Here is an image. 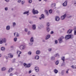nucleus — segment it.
<instances>
[{
	"label": "nucleus",
	"mask_w": 76,
	"mask_h": 76,
	"mask_svg": "<svg viewBox=\"0 0 76 76\" xmlns=\"http://www.w3.org/2000/svg\"><path fill=\"white\" fill-rule=\"evenodd\" d=\"M7 39L5 38H1L0 39V44H2L3 43H6Z\"/></svg>",
	"instance_id": "obj_1"
},
{
	"label": "nucleus",
	"mask_w": 76,
	"mask_h": 76,
	"mask_svg": "<svg viewBox=\"0 0 76 76\" xmlns=\"http://www.w3.org/2000/svg\"><path fill=\"white\" fill-rule=\"evenodd\" d=\"M26 48V46L25 45H20L19 47V48L21 50H23Z\"/></svg>",
	"instance_id": "obj_2"
},
{
	"label": "nucleus",
	"mask_w": 76,
	"mask_h": 76,
	"mask_svg": "<svg viewBox=\"0 0 76 76\" xmlns=\"http://www.w3.org/2000/svg\"><path fill=\"white\" fill-rule=\"evenodd\" d=\"M32 13L33 15H35V14H38V11L37 10H35L34 9L32 10Z\"/></svg>",
	"instance_id": "obj_3"
},
{
	"label": "nucleus",
	"mask_w": 76,
	"mask_h": 76,
	"mask_svg": "<svg viewBox=\"0 0 76 76\" xmlns=\"http://www.w3.org/2000/svg\"><path fill=\"white\" fill-rule=\"evenodd\" d=\"M65 38V39H70V34H68L66 36Z\"/></svg>",
	"instance_id": "obj_4"
},
{
	"label": "nucleus",
	"mask_w": 76,
	"mask_h": 76,
	"mask_svg": "<svg viewBox=\"0 0 76 76\" xmlns=\"http://www.w3.org/2000/svg\"><path fill=\"white\" fill-rule=\"evenodd\" d=\"M32 29L33 30H36V25L35 24H33L32 25Z\"/></svg>",
	"instance_id": "obj_5"
},
{
	"label": "nucleus",
	"mask_w": 76,
	"mask_h": 76,
	"mask_svg": "<svg viewBox=\"0 0 76 76\" xmlns=\"http://www.w3.org/2000/svg\"><path fill=\"white\" fill-rule=\"evenodd\" d=\"M66 17V14H64L61 17V19H64Z\"/></svg>",
	"instance_id": "obj_6"
},
{
	"label": "nucleus",
	"mask_w": 76,
	"mask_h": 76,
	"mask_svg": "<svg viewBox=\"0 0 76 76\" xmlns=\"http://www.w3.org/2000/svg\"><path fill=\"white\" fill-rule=\"evenodd\" d=\"M15 37H19V34L17 32H15L14 34Z\"/></svg>",
	"instance_id": "obj_7"
},
{
	"label": "nucleus",
	"mask_w": 76,
	"mask_h": 76,
	"mask_svg": "<svg viewBox=\"0 0 76 76\" xmlns=\"http://www.w3.org/2000/svg\"><path fill=\"white\" fill-rule=\"evenodd\" d=\"M73 31V30L72 29H69V30H68L67 31V34H71L72 32V31Z\"/></svg>",
	"instance_id": "obj_8"
},
{
	"label": "nucleus",
	"mask_w": 76,
	"mask_h": 76,
	"mask_svg": "<svg viewBox=\"0 0 76 76\" xmlns=\"http://www.w3.org/2000/svg\"><path fill=\"white\" fill-rule=\"evenodd\" d=\"M35 70L36 72H39V68L38 66H36L35 67Z\"/></svg>",
	"instance_id": "obj_9"
},
{
	"label": "nucleus",
	"mask_w": 76,
	"mask_h": 76,
	"mask_svg": "<svg viewBox=\"0 0 76 76\" xmlns=\"http://www.w3.org/2000/svg\"><path fill=\"white\" fill-rule=\"evenodd\" d=\"M50 35L48 34L46 36V38H45V39L46 40H47L48 39H49V38H50Z\"/></svg>",
	"instance_id": "obj_10"
},
{
	"label": "nucleus",
	"mask_w": 76,
	"mask_h": 76,
	"mask_svg": "<svg viewBox=\"0 0 76 76\" xmlns=\"http://www.w3.org/2000/svg\"><path fill=\"white\" fill-rule=\"evenodd\" d=\"M59 42V44H61L63 42V39H62L61 38H59L58 39Z\"/></svg>",
	"instance_id": "obj_11"
},
{
	"label": "nucleus",
	"mask_w": 76,
	"mask_h": 76,
	"mask_svg": "<svg viewBox=\"0 0 76 76\" xmlns=\"http://www.w3.org/2000/svg\"><path fill=\"white\" fill-rule=\"evenodd\" d=\"M67 4V1H65L62 4L63 6H66Z\"/></svg>",
	"instance_id": "obj_12"
},
{
	"label": "nucleus",
	"mask_w": 76,
	"mask_h": 76,
	"mask_svg": "<svg viewBox=\"0 0 76 76\" xmlns=\"http://www.w3.org/2000/svg\"><path fill=\"white\" fill-rule=\"evenodd\" d=\"M8 57L9 58H13V56L12 54L10 53L8 54Z\"/></svg>",
	"instance_id": "obj_13"
},
{
	"label": "nucleus",
	"mask_w": 76,
	"mask_h": 76,
	"mask_svg": "<svg viewBox=\"0 0 76 76\" xmlns=\"http://www.w3.org/2000/svg\"><path fill=\"white\" fill-rule=\"evenodd\" d=\"M14 70V69L13 68H10L8 70V72H9V73H10L12 72V71H13V70Z\"/></svg>",
	"instance_id": "obj_14"
},
{
	"label": "nucleus",
	"mask_w": 76,
	"mask_h": 76,
	"mask_svg": "<svg viewBox=\"0 0 76 76\" xmlns=\"http://www.w3.org/2000/svg\"><path fill=\"white\" fill-rule=\"evenodd\" d=\"M36 54H37V55H39V54H41V51H40V50H37L36 51Z\"/></svg>",
	"instance_id": "obj_15"
},
{
	"label": "nucleus",
	"mask_w": 76,
	"mask_h": 76,
	"mask_svg": "<svg viewBox=\"0 0 76 76\" xmlns=\"http://www.w3.org/2000/svg\"><path fill=\"white\" fill-rule=\"evenodd\" d=\"M10 26H6V29L7 30H10Z\"/></svg>",
	"instance_id": "obj_16"
},
{
	"label": "nucleus",
	"mask_w": 76,
	"mask_h": 76,
	"mask_svg": "<svg viewBox=\"0 0 76 76\" xmlns=\"http://www.w3.org/2000/svg\"><path fill=\"white\" fill-rule=\"evenodd\" d=\"M6 49L5 48V47H2L1 48V51H4Z\"/></svg>",
	"instance_id": "obj_17"
},
{
	"label": "nucleus",
	"mask_w": 76,
	"mask_h": 76,
	"mask_svg": "<svg viewBox=\"0 0 76 76\" xmlns=\"http://www.w3.org/2000/svg\"><path fill=\"white\" fill-rule=\"evenodd\" d=\"M30 42H34V38H33V37H31L30 39Z\"/></svg>",
	"instance_id": "obj_18"
},
{
	"label": "nucleus",
	"mask_w": 76,
	"mask_h": 76,
	"mask_svg": "<svg viewBox=\"0 0 76 76\" xmlns=\"http://www.w3.org/2000/svg\"><path fill=\"white\" fill-rule=\"evenodd\" d=\"M50 60L52 61H54L55 60V57L54 56H52L51 57Z\"/></svg>",
	"instance_id": "obj_19"
},
{
	"label": "nucleus",
	"mask_w": 76,
	"mask_h": 76,
	"mask_svg": "<svg viewBox=\"0 0 76 76\" xmlns=\"http://www.w3.org/2000/svg\"><path fill=\"white\" fill-rule=\"evenodd\" d=\"M46 30L48 32H50V28L48 27H46Z\"/></svg>",
	"instance_id": "obj_20"
},
{
	"label": "nucleus",
	"mask_w": 76,
	"mask_h": 76,
	"mask_svg": "<svg viewBox=\"0 0 76 76\" xmlns=\"http://www.w3.org/2000/svg\"><path fill=\"white\" fill-rule=\"evenodd\" d=\"M41 18H39V19H41V18H42V19H44V15L43 14H42L41 15Z\"/></svg>",
	"instance_id": "obj_21"
},
{
	"label": "nucleus",
	"mask_w": 76,
	"mask_h": 76,
	"mask_svg": "<svg viewBox=\"0 0 76 76\" xmlns=\"http://www.w3.org/2000/svg\"><path fill=\"white\" fill-rule=\"evenodd\" d=\"M6 70V68L5 67H2L1 68V71H5Z\"/></svg>",
	"instance_id": "obj_22"
},
{
	"label": "nucleus",
	"mask_w": 76,
	"mask_h": 76,
	"mask_svg": "<svg viewBox=\"0 0 76 76\" xmlns=\"http://www.w3.org/2000/svg\"><path fill=\"white\" fill-rule=\"evenodd\" d=\"M44 27V26L43 25H41L40 26H39L38 27V29H41V28H42Z\"/></svg>",
	"instance_id": "obj_23"
},
{
	"label": "nucleus",
	"mask_w": 76,
	"mask_h": 76,
	"mask_svg": "<svg viewBox=\"0 0 76 76\" xmlns=\"http://www.w3.org/2000/svg\"><path fill=\"white\" fill-rule=\"evenodd\" d=\"M29 11H27L23 12V15H25V14H28V13H29Z\"/></svg>",
	"instance_id": "obj_24"
},
{
	"label": "nucleus",
	"mask_w": 76,
	"mask_h": 76,
	"mask_svg": "<svg viewBox=\"0 0 76 76\" xmlns=\"http://www.w3.org/2000/svg\"><path fill=\"white\" fill-rule=\"evenodd\" d=\"M60 19L59 16H57L55 17V19Z\"/></svg>",
	"instance_id": "obj_25"
},
{
	"label": "nucleus",
	"mask_w": 76,
	"mask_h": 76,
	"mask_svg": "<svg viewBox=\"0 0 76 76\" xmlns=\"http://www.w3.org/2000/svg\"><path fill=\"white\" fill-rule=\"evenodd\" d=\"M54 72L55 73H56V74L58 72V70L57 69H55L54 70Z\"/></svg>",
	"instance_id": "obj_26"
},
{
	"label": "nucleus",
	"mask_w": 76,
	"mask_h": 76,
	"mask_svg": "<svg viewBox=\"0 0 76 76\" xmlns=\"http://www.w3.org/2000/svg\"><path fill=\"white\" fill-rule=\"evenodd\" d=\"M39 57L38 56H36L35 57V58L36 60H38L39 59Z\"/></svg>",
	"instance_id": "obj_27"
},
{
	"label": "nucleus",
	"mask_w": 76,
	"mask_h": 76,
	"mask_svg": "<svg viewBox=\"0 0 76 76\" xmlns=\"http://www.w3.org/2000/svg\"><path fill=\"white\" fill-rule=\"evenodd\" d=\"M31 67V64H29L27 65H26V67Z\"/></svg>",
	"instance_id": "obj_28"
},
{
	"label": "nucleus",
	"mask_w": 76,
	"mask_h": 76,
	"mask_svg": "<svg viewBox=\"0 0 76 76\" xmlns=\"http://www.w3.org/2000/svg\"><path fill=\"white\" fill-rule=\"evenodd\" d=\"M65 57L64 56H63L61 58V59L62 60H63V62H64V60L65 59Z\"/></svg>",
	"instance_id": "obj_29"
},
{
	"label": "nucleus",
	"mask_w": 76,
	"mask_h": 76,
	"mask_svg": "<svg viewBox=\"0 0 76 76\" xmlns=\"http://www.w3.org/2000/svg\"><path fill=\"white\" fill-rule=\"evenodd\" d=\"M50 23L47 22L46 23V26H47V27H49V26H50Z\"/></svg>",
	"instance_id": "obj_30"
},
{
	"label": "nucleus",
	"mask_w": 76,
	"mask_h": 76,
	"mask_svg": "<svg viewBox=\"0 0 76 76\" xmlns=\"http://www.w3.org/2000/svg\"><path fill=\"white\" fill-rule=\"evenodd\" d=\"M64 70H62L61 72V75H64Z\"/></svg>",
	"instance_id": "obj_31"
},
{
	"label": "nucleus",
	"mask_w": 76,
	"mask_h": 76,
	"mask_svg": "<svg viewBox=\"0 0 76 76\" xmlns=\"http://www.w3.org/2000/svg\"><path fill=\"white\" fill-rule=\"evenodd\" d=\"M55 57H58L59 56V54H58V53H57L56 54L54 55Z\"/></svg>",
	"instance_id": "obj_32"
},
{
	"label": "nucleus",
	"mask_w": 76,
	"mask_h": 76,
	"mask_svg": "<svg viewBox=\"0 0 76 76\" xmlns=\"http://www.w3.org/2000/svg\"><path fill=\"white\" fill-rule=\"evenodd\" d=\"M28 54L29 56H31L32 54V52L31 51H29L28 52Z\"/></svg>",
	"instance_id": "obj_33"
},
{
	"label": "nucleus",
	"mask_w": 76,
	"mask_h": 76,
	"mask_svg": "<svg viewBox=\"0 0 76 76\" xmlns=\"http://www.w3.org/2000/svg\"><path fill=\"white\" fill-rule=\"evenodd\" d=\"M59 63V61H56V62L55 63V64L56 65H58Z\"/></svg>",
	"instance_id": "obj_34"
},
{
	"label": "nucleus",
	"mask_w": 76,
	"mask_h": 76,
	"mask_svg": "<svg viewBox=\"0 0 76 76\" xmlns=\"http://www.w3.org/2000/svg\"><path fill=\"white\" fill-rule=\"evenodd\" d=\"M45 12L46 13L47 15H49L48 14V11L47 10H45Z\"/></svg>",
	"instance_id": "obj_35"
},
{
	"label": "nucleus",
	"mask_w": 76,
	"mask_h": 76,
	"mask_svg": "<svg viewBox=\"0 0 76 76\" xmlns=\"http://www.w3.org/2000/svg\"><path fill=\"white\" fill-rule=\"evenodd\" d=\"M33 42H30L29 43V44L30 45H33Z\"/></svg>",
	"instance_id": "obj_36"
},
{
	"label": "nucleus",
	"mask_w": 76,
	"mask_h": 76,
	"mask_svg": "<svg viewBox=\"0 0 76 76\" xmlns=\"http://www.w3.org/2000/svg\"><path fill=\"white\" fill-rule=\"evenodd\" d=\"M16 26V23L15 22L13 23V27H15Z\"/></svg>",
	"instance_id": "obj_37"
},
{
	"label": "nucleus",
	"mask_w": 76,
	"mask_h": 76,
	"mask_svg": "<svg viewBox=\"0 0 76 76\" xmlns=\"http://www.w3.org/2000/svg\"><path fill=\"white\" fill-rule=\"evenodd\" d=\"M69 37H70V38H73L74 36H73V35L69 34Z\"/></svg>",
	"instance_id": "obj_38"
},
{
	"label": "nucleus",
	"mask_w": 76,
	"mask_h": 76,
	"mask_svg": "<svg viewBox=\"0 0 76 76\" xmlns=\"http://www.w3.org/2000/svg\"><path fill=\"white\" fill-rule=\"evenodd\" d=\"M17 54H20L21 53H22V52L21 51H18L17 52Z\"/></svg>",
	"instance_id": "obj_39"
},
{
	"label": "nucleus",
	"mask_w": 76,
	"mask_h": 76,
	"mask_svg": "<svg viewBox=\"0 0 76 76\" xmlns=\"http://www.w3.org/2000/svg\"><path fill=\"white\" fill-rule=\"evenodd\" d=\"M24 3H25V1H21V4H23Z\"/></svg>",
	"instance_id": "obj_40"
},
{
	"label": "nucleus",
	"mask_w": 76,
	"mask_h": 76,
	"mask_svg": "<svg viewBox=\"0 0 76 76\" xmlns=\"http://www.w3.org/2000/svg\"><path fill=\"white\" fill-rule=\"evenodd\" d=\"M17 39H18L17 38L15 37L14 38V40L15 42H16L17 41Z\"/></svg>",
	"instance_id": "obj_41"
},
{
	"label": "nucleus",
	"mask_w": 76,
	"mask_h": 76,
	"mask_svg": "<svg viewBox=\"0 0 76 76\" xmlns=\"http://www.w3.org/2000/svg\"><path fill=\"white\" fill-rule=\"evenodd\" d=\"M52 11H53L52 10V9H50L49 11V12L50 13H52Z\"/></svg>",
	"instance_id": "obj_42"
},
{
	"label": "nucleus",
	"mask_w": 76,
	"mask_h": 76,
	"mask_svg": "<svg viewBox=\"0 0 76 76\" xmlns=\"http://www.w3.org/2000/svg\"><path fill=\"white\" fill-rule=\"evenodd\" d=\"M31 34V31H28V32L27 33V34L28 35H29Z\"/></svg>",
	"instance_id": "obj_43"
},
{
	"label": "nucleus",
	"mask_w": 76,
	"mask_h": 76,
	"mask_svg": "<svg viewBox=\"0 0 76 76\" xmlns=\"http://www.w3.org/2000/svg\"><path fill=\"white\" fill-rule=\"evenodd\" d=\"M32 0H28V3H32Z\"/></svg>",
	"instance_id": "obj_44"
},
{
	"label": "nucleus",
	"mask_w": 76,
	"mask_h": 76,
	"mask_svg": "<svg viewBox=\"0 0 76 76\" xmlns=\"http://www.w3.org/2000/svg\"><path fill=\"white\" fill-rule=\"evenodd\" d=\"M48 50L49 51L51 52V50H52V49L51 48H49L48 49Z\"/></svg>",
	"instance_id": "obj_45"
},
{
	"label": "nucleus",
	"mask_w": 76,
	"mask_h": 76,
	"mask_svg": "<svg viewBox=\"0 0 76 76\" xmlns=\"http://www.w3.org/2000/svg\"><path fill=\"white\" fill-rule=\"evenodd\" d=\"M51 6H52L53 7L56 6V4L55 3L52 4H51Z\"/></svg>",
	"instance_id": "obj_46"
},
{
	"label": "nucleus",
	"mask_w": 76,
	"mask_h": 76,
	"mask_svg": "<svg viewBox=\"0 0 76 76\" xmlns=\"http://www.w3.org/2000/svg\"><path fill=\"white\" fill-rule=\"evenodd\" d=\"M5 10L6 11H7V10H8V8L7 7H5Z\"/></svg>",
	"instance_id": "obj_47"
},
{
	"label": "nucleus",
	"mask_w": 76,
	"mask_h": 76,
	"mask_svg": "<svg viewBox=\"0 0 76 76\" xmlns=\"http://www.w3.org/2000/svg\"><path fill=\"white\" fill-rule=\"evenodd\" d=\"M17 0V1L18 3H20V2H21V0Z\"/></svg>",
	"instance_id": "obj_48"
},
{
	"label": "nucleus",
	"mask_w": 76,
	"mask_h": 76,
	"mask_svg": "<svg viewBox=\"0 0 76 76\" xmlns=\"http://www.w3.org/2000/svg\"><path fill=\"white\" fill-rule=\"evenodd\" d=\"M71 67L72 68V69H75V66L74 65H72L71 66Z\"/></svg>",
	"instance_id": "obj_49"
},
{
	"label": "nucleus",
	"mask_w": 76,
	"mask_h": 76,
	"mask_svg": "<svg viewBox=\"0 0 76 76\" xmlns=\"http://www.w3.org/2000/svg\"><path fill=\"white\" fill-rule=\"evenodd\" d=\"M28 28H25V31L26 32H28Z\"/></svg>",
	"instance_id": "obj_50"
},
{
	"label": "nucleus",
	"mask_w": 76,
	"mask_h": 76,
	"mask_svg": "<svg viewBox=\"0 0 76 76\" xmlns=\"http://www.w3.org/2000/svg\"><path fill=\"white\" fill-rule=\"evenodd\" d=\"M55 43L56 44H57V43H58V41L57 40H55Z\"/></svg>",
	"instance_id": "obj_51"
},
{
	"label": "nucleus",
	"mask_w": 76,
	"mask_h": 76,
	"mask_svg": "<svg viewBox=\"0 0 76 76\" xmlns=\"http://www.w3.org/2000/svg\"><path fill=\"white\" fill-rule=\"evenodd\" d=\"M29 23L31 24H32V23H33V21H30L29 22Z\"/></svg>",
	"instance_id": "obj_52"
},
{
	"label": "nucleus",
	"mask_w": 76,
	"mask_h": 76,
	"mask_svg": "<svg viewBox=\"0 0 76 76\" xmlns=\"http://www.w3.org/2000/svg\"><path fill=\"white\" fill-rule=\"evenodd\" d=\"M74 34L75 35H76V30H74Z\"/></svg>",
	"instance_id": "obj_53"
},
{
	"label": "nucleus",
	"mask_w": 76,
	"mask_h": 76,
	"mask_svg": "<svg viewBox=\"0 0 76 76\" xmlns=\"http://www.w3.org/2000/svg\"><path fill=\"white\" fill-rule=\"evenodd\" d=\"M23 65L24 66H25V67H26V66H27V65H26V64L24 63L23 64Z\"/></svg>",
	"instance_id": "obj_54"
},
{
	"label": "nucleus",
	"mask_w": 76,
	"mask_h": 76,
	"mask_svg": "<svg viewBox=\"0 0 76 76\" xmlns=\"http://www.w3.org/2000/svg\"><path fill=\"white\" fill-rule=\"evenodd\" d=\"M60 38H61L62 39H64V37L62 36L61 37H60Z\"/></svg>",
	"instance_id": "obj_55"
},
{
	"label": "nucleus",
	"mask_w": 76,
	"mask_h": 76,
	"mask_svg": "<svg viewBox=\"0 0 76 76\" xmlns=\"http://www.w3.org/2000/svg\"><path fill=\"white\" fill-rule=\"evenodd\" d=\"M51 34H54V32L53 31H52L50 33Z\"/></svg>",
	"instance_id": "obj_56"
},
{
	"label": "nucleus",
	"mask_w": 76,
	"mask_h": 76,
	"mask_svg": "<svg viewBox=\"0 0 76 76\" xmlns=\"http://www.w3.org/2000/svg\"><path fill=\"white\" fill-rule=\"evenodd\" d=\"M31 72H32V71H31V70H29L28 72L29 73H31Z\"/></svg>",
	"instance_id": "obj_57"
},
{
	"label": "nucleus",
	"mask_w": 76,
	"mask_h": 76,
	"mask_svg": "<svg viewBox=\"0 0 76 76\" xmlns=\"http://www.w3.org/2000/svg\"><path fill=\"white\" fill-rule=\"evenodd\" d=\"M60 20L59 19H56L55 21H56L57 22H58V21H59Z\"/></svg>",
	"instance_id": "obj_58"
},
{
	"label": "nucleus",
	"mask_w": 76,
	"mask_h": 76,
	"mask_svg": "<svg viewBox=\"0 0 76 76\" xmlns=\"http://www.w3.org/2000/svg\"><path fill=\"white\" fill-rule=\"evenodd\" d=\"M13 74L12 73H11L10 75V76H13Z\"/></svg>",
	"instance_id": "obj_59"
},
{
	"label": "nucleus",
	"mask_w": 76,
	"mask_h": 76,
	"mask_svg": "<svg viewBox=\"0 0 76 76\" xmlns=\"http://www.w3.org/2000/svg\"><path fill=\"white\" fill-rule=\"evenodd\" d=\"M74 6H76V1L74 3Z\"/></svg>",
	"instance_id": "obj_60"
},
{
	"label": "nucleus",
	"mask_w": 76,
	"mask_h": 76,
	"mask_svg": "<svg viewBox=\"0 0 76 76\" xmlns=\"http://www.w3.org/2000/svg\"><path fill=\"white\" fill-rule=\"evenodd\" d=\"M65 65V64H64V63L63 64H61V66H64Z\"/></svg>",
	"instance_id": "obj_61"
},
{
	"label": "nucleus",
	"mask_w": 76,
	"mask_h": 76,
	"mask_svg": "<svg viewBox=\"0 0 76 76\" xmlns=\"http://www.w3.org/2000/svg\"><path fill=\"white\" fill-rule=\"evenodd\" d=\"M74 31H76V27H74Z\"/></svg>",
	"instance_id": "obj_62"
},
{
	"label": "nucleus",
	"mask_w": 76,
	"mask_h": 76,
	"mask_svg": "<svg viewBox=\"0 0 76 76\" xmlns=\"http://www.w3.org/2000/svg\"><path fill=\"white\" fill-rule=\"evenodd\" d=\"M10 47H11V48H13V47H14L12 45V46H10Z\"/></svg>",
	"instance_id": "obj_63"
},
{
	"label": "nucleus",
	"mask_w": 76,
	"mask_h": 76,
	"mask_svg": "<svg viewBox=\"0 0 76 76\" xmlns=\"http://www.w3.org/2000/svg\"><path fill=\"white\" fill-rule=\"evenodd\" d=\"M69 69H68L67 70V71H66V73H68V71H69Z\"/></svg>",
	"instance_id": "obj_64"
}]
</instances>
